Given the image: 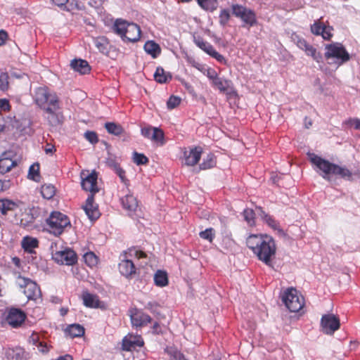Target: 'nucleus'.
<instances>
[{
  "instance_id": "nucleus-1",
  "label": "nucleus",
  "mask_w": 360,
  "mask_h": 360,
  "mask_svg": "<svg viewBox=\"0 0 360 360\" xmlns=\"http://www.w3.org/2000/svg\"><path fill=\"white\" fill-rule=\"evenodd\" d=\"M246 244L260 261L273 267L276 245L271 236L266 234H252L247 238Z\"/></svg>"
},
{
  "instance_id": "nucleus-2",
  "label": "nucleus",
  "mask_w": 360,
  "mask_h": 360,
  "mask_svg": "<svg viewBox=\"0 0 360 360\" xmlns=\"http://www.w3.org/2000/svg\"><path fill=\"white\" fill-rule=\"evenodd\" d=\"M324 56L329 64L339 67L350 60V55L345 47L339 42H333L325 46Z\"/></svg>"
},
{
  "instance_id": "nucleus-3",
  "label": "nucleus",
  "mask_w": 360,
  "mask_h": 360,
  "mask_svg": "<svg viewBox=\"0 0 360 360\" xmlns=\"http://www.w3.org/2000/svg\"><path fill=\"white\" fill-rule=\"evenodd\" d=\"M114 32L124 41L135 42L141 37V29L135 23H129L122 19H117L113 25Z\"/></svg>"
},
{
  "instance_id": "nucleus-4",
  "label": "nucleus",
  "mask_w": 360,
  "mask_h": 360,
  "mask_svg": "<svg viewBox=\"0 0 360 360\" xmlns=\"http://www.w3.org/2000/svg\"><path fill=\"white\" fill-rule=\"evenodd\" d=\"M307 156L313 169L324 179L330 181L334 174L335 164L313 153H308Z\"/></svg>"
},
{
  "instance_id": "nucleus-5",
  "label": "nucleus",
  "mask_w": 360,
  "mask_h": 360,
  "mask_svg": "<svg viewBox=\"0 0 360 360\" xmlns=\"http://www.w3.org/2000/svg\"><path fill=\"white\" fill-rule=\"evenodd\" d=\"M47 230L51 234L58 236L68 227L71 226L69 218L60 212H53L46 219Z\"/></svg>"
},
{
  "instance_id": "nucleus-6",
  "label": "nucleus",
  "mask_w": 360,
  "mask_h": 360,
  "mask_svg": "<svg viewBox=\"0 0 360 360\" xmlns=\"http://www.w3.org/2000/svg\"><path fill=\"white\" fill-rule=\"evenodd\" d=\"M282 301L291 312H297L304 304L303 296L295 288L286 289L282 295Z\"/></svg>"
},
{
  "instance_id": "nucleus-7",
  "label": "nucleus",
  "mask_w": 360,
  "mask_h": 360,
  "mask_svg": "<svg viewBox=\"0 0 360 360\" xmlns=\"http://www.w3.org/2000/svg\"><path fill=\"white\" fill-rule=\"evenodd\" d=\"M34 101L42 109L58 103L57 96L44 86H39L34 89Z\"/></svg>"
},
{
  "instance_id": "nucleus-8",
  "label": "nucleus",
  "mask_w": 360,
  "mask_h": 360,
  "mask_svg": "<svg viewBox=\"0 0 360 360\" xmlns=\"http://www.w3.org/2000/svg\"><path fill=\"white\" fill-rule=\"evenodd\" d=\"M17 285L24 288V294L28 299L36 300L40 297V290L37 283L30 279L19 275L16 278Z\"/></svg>"
},
{
  "instance_id": "nucleus-9",
  "label": "nucleus",
  "mask_w": 360,
  "mask_h": 360,
  "mask_svg": "<svg viewBox=\"0 0 360 360\" xmlns=\"http://www.w3.org/2000/svg\"><path fill=\"white\" fill-rule=\"evenodd\" d=\"M51 249L52 259L58 264L72 265L77 262L76 253L70 248L54 252L53 244H52Z\"/></svg>"
},
{
  "instance_id": "nucleus-10",
  "label": "nucleus",
  "mask_w": 360,
  "mask_h": 360,
  "mask_svg": "<svg viewBox=\"0 0 360 360\" xmlns=\"http://www.w3.org/2000/svg\"><path fill=\"white\" fill-rule=\"evenodd\" d=\"M232 12L236 17L240 18L248 26H253L257 22L255 13L245 6L233 4Z\"/></svg>"
},
{
  "instance_id": "nucleus-11",
  "label": "nucleus",
  "mask_w": 360,
  "mask_h": 360,
  "mask_svg": "<svg viewBox=\"0 0 360 360\" xmlns=\"http://www.w3.org/2000/svg\"><path fill=\"white\" fill-rule=\"evenodd\" d=\"M82 186L84 190L90 192L91 195H94L98 193L99 188L97 186V174L95 172L89 173V171H82L81 172Z\"/></svg>"
},
{
  "instance_id": "nucleus-12",
  "label": "nucleus",
  "mask_w": 360,
  "mask_h": 360,
  "mask_svg": "<svg viewBox=\"0 0 360 360\" xmlns=\"http://www.w3.org/2000/svg\"><path fill=\"white\" fill-rule=\"evenodd\" d=\"M340 319L333 314L323 315L321 320L322 331L328 335H332L340 328Z\"/></svg>"
},
{
  "instance_id": "nucleus-13",
  "label": "nucleus",
  "mask_w": 360,
  "mask_h": 360,
  "mask_svg": "<svg viewBox=\"0 0 360 360\" xmlns=\"http://www.w3.org/2000/svg\"><path fill=\"white\" fill-rule=\"evenodd\" d=\"M141 133L142 136L150 139L153 142L157 143L160 145H163L164 143V133L160 128L146 126L141 128Z\"/></svg>"
},
{
  "instance_id": "nucleus-14",
  "label": "nucleus",
  "mask_w": 360,
  "mask_h": 360,
  "mask_svg": "<svg viewBox=\"0 0 360 360\" xmlns=\"http://www.w3.org/2000/svg\"><path fill=\"white\" fill-rule=\"evenodd\" d=\"M83 304L85 307L94 309H102L106 308V305L103 302L100 301L98 297L95 295L90 293L88 291H84L81 295Z\"/></svg>"
},
{
  "instance_id": "nucleus-15",
  "label": "nucleus",
  "mask_w": 360,
  "mask_h": 360,
  "mask_svg": "<svg viewBox=\"0 0 360 360\" xmlns=\"http://www.w3.org/2000/svg\"><path fill=\"white\" fill-rule=\"evenodd\" d=\"M311 32L317 36H321L323 39L329 40L333 37V28L326 25L318 20L311 26Z\"/></svg>"
},
{
  "instance_id": "nucleus-16",
  "label": "nucleus",
  "mask_w": 360,
  "mask_h": 360,
  "mask_svg": "<svg viewBox=\"0 0 360 360\" xmlns=\"http://www.w3.org/2000/svg\"><path fill=\"white\" fill-rule=\"evenodd\" d=\"M202 153L200 147L191 148L184 151L183 163L187 166H193L200 160Z\"/></svg>"
},
{
  "instance_id": "nucleus-17",
  "label": "nucleus",
  "mask_w": 360,
  "mask_h": 360,
  "mask_svg": "<svg viewBox=\"0 0 360 360\" xmlns=\"http://www.w3.org/2000/svg\"><path fill=\"white\" fill-rule=\"evenodd\" d=\"M46 113V118L51 126L59 124L62 120V115L59 112L58 103L43 109Z\"/></svg>"
},
{
  "instance_id": "nucleus-18",
  "label": "nucleus",
  "mask_w": 360,
  "mask_h": 360,
  "mask_svg": "<svg viewBox=\"0 0 360 360\" xmlns=\"http://www.w3.org/2000/svg\"><path fill=\"white\" fill-rule=\"evenodd\" d=\"M296 44L301 50L304 51L305 53L311 56L316 62H319L322 59L320 53L317 52L316 49L309 44H308L304 39L296 37ZM295 40V39H294Z\"/></svg>"
},
{
  "instance_id": "nucleus-19",
  "label": "nucleus",
  "mask_w": 360,
  "mask_h": 360,
  "mask_svg": "<svg viewBox=\"0 0 360 360\" xmlns=\"http://www.w3.org/2000/svg\"><path fill=\"white\" fill-rule=\"evenodd\" d=\"M83 209L91 221H94L100 217V212L98 205L95 203L93 195H89Z\"/></svg>"
},
{
  "instance_id": "nucleus-20",
  "label": "nucleus",
  "mask_w": 360,
  "mask_h": 360,
  "mask_svg": "<svg viewBox=\"0 0 360 360\" xmlns=\"http://www.w3.org/2000/svg\"><path fill=\"white\" fill-rule=\"evenodd\" d=\"M129 313L131 321L134 326L141 327L150 321V318L148 315L136 309H131Z\"/></svg>"
},
{
  "instance_id": "nucleus-21",
  "label": "nucleus",
  "mask_w": 360,
  "mask_h": 360,
  "mask_svg": "<svg viewBox=\"0 0 360 360\" xmlns=\"http://www.w3.org/2000/svg\"><path fill=\"white\" fill-rule=\"evenodd\" d=\"M22 206H24V204L20 202L13 201L8 198H1L0 199V214L6 215L9 212L15 211L18 208L22 210Z\"/></svg>"
},
{
  "instance_id": "nucleus-22",
  "label": "nucleus",
  "mask_w": 360,
  "mask_h": 360,
  "mask_svg": "<svg viewBox=\"0 0 360 360\" xmlns=\"http://www.w3.org/2000/svg\"><path fill=\"white\" fill-rule=\"evenodd\" d=\"M212 84L221 92H223L229 96L236 95L230 80L219 77Z\"/></svg>"
},
{
  "instance_id": "nucleus-23",
  "label": "nucleus",
  "mask_w": 360,
  "mask_h": 360,
  "mask_svg": "<svg viewBox=\"0 0 360 360\" xmlns=\"http://www.w3.org/2000/svg\"><path fill=\"white\" fill-rule=\"evenodd\" d=\"M143 345V340L140 335H128L123 339V349L127 351L134 349Z\"/></svg>"
},
{
  "instance_id": "nucleus-24",
  "label": "nucleus",
  "mask_w": 360,
  "mask_h": 360,
  "mask_svg": "<svg viewBox=\"0 0 360 360\" xmlns=\"http://www.w3.org/2000/svg\"><path fill=\"white\" fill-rule=\"evenodd\" d=\"M122 207L129 215L134 214L138 209V201L130 193L126 194L121 199Z\"/></svg>"
},
{
  "instance_id": "nucleus-25",
  "label": "nucleus",
  "mask_w": 360,
  "mask_h": 360,
  "mask_svg": "<svg viewBox=\"0 0 360 360\" xmlns=\"http://www.w3.org/2000/svg\"><path fill=\"white\" fill-rule=\"evenodd\" d=\"M25 319V315L22 311L12 309L9 311L6 320L9 325L18 327L23 323Z\"/></svg>"
},
{
  "instance_id": "nucleus-26",
  "label": "nucleus",
  "mask_w": 360,
  "mask_h": 360,
  "mask_svg": "<svg viewBox=\"0 0 360 360\" xmlns=\"http://www.w3.org/2000/svg\"><path fill=\"white\" fill-rule=\"evenodd\" d=\"M333 175H339L344 179L352 181L353 179L354 176H360V172H352L347 167L345 166H339L335 165L334 174Z\"/></svg>"
},
{
  "instance_id": "nucleus-27",
  "label": "nucleus",
  "mask_w": 360,
  "mask_h": 360,
  "mask_svg": "<svg viewBox=\"0 0 360 360\" xmlns=\"http://www.w3.org/2000/svg\"><path fill=\"white\" fill-rule=\"evenodd\" d=\"M120 272L125 277H130L136 273V268L133 262L126 259L119 264Z\"/></svg>"
},
{
  "instance_id": "nucleus-28",
  "label": "nucleus",
  "mask_w": 360,
  "mask_h": 360,
  "mask_svg": "<svg viewBox=\"0 0 360 360\" xmlns=\"http://www.w3.org/2000/svg\"><path fill=\"white\" fill-rule=\"evenodd\" d=\"M36 217V212L30 208H25V212L20 216V224L24 227H30Z\"/></svg>"
},
{
  "instance_id": "nucleus-29",
  "label": "nucleus",
  "mask_w": 360,
  "mask_h": 360,
  "mask_svg": "<svg viewBox=\"0 0 360 360\" xmlns=\"http://www.w3.org/2000/svg\"><path fill=\"white\" fill-rule=\"evenodd\" d=\"M38 240L37 238L25 236L21 241V245L25 251L29 253H33L34 250L38 247Z\"/></svg>"
},
{
  "instance_id": "nucleus-30",
  "label": "nucleus",
  "mask_w": 360,
  "mask_h": 360,
  "mask_svg": "<svg viewBox=\"0 0 360 360\" xmlns=\"http://www.w3.org/2000/svg\"><path fill=\"white\" fill-rule=\"evenodd\" d=\"M70 65L75 71L80 74H86L90 71V66L84 60H73Z\"/></svg>"
},
{
  "instance_id": "nucleus-31",
  "label": "nucleus",
  "mask_w": 360,
  "mask_h": 360,
  "mask_svg": "<svg viewBox=\"0 0 360 360\" xmlns=\"http://www.w3.org/2000/svg\"><path fill=\"white\" fill-rule=\"evenodd\" d=\"M144 50L153 58H157L161 51L160 46L153 41H148L144 45Z\"/></svg>"
},
{
  "instance_id": "nucleus-32",
  "label": "nucleus",
  "mask_w": 360,
  "mask_h": 360,
  "mask_svg": "<svg viewBox=\"0 0 360 360\" xmlns=\"http://www.w3.org/2000/svg\"><path fill=\"white\" fill-rule=\"evenodd\" d=\"M154 78L156 82L162 84L169 81L172 79V75L169 72L165 71L162 68L158 67L154 73Z\"/></svg>"
},
{
  "instance_id": "nucleus-33",
  "label": "nucleus",
  "mask_w": 360,
  "mask_h": 360,
  "mask_svg": "<svg viewBox=\"0 0 360 360\" xmlns=\"http://www.w3.org/2000/svg\"><path fill=\"white\" fill-rule=\"evenodd\" d=\"M155 284L158 287H165L168 284V277L165 271L158 270L154 275Z\"/></svg>"
},
{
  "instance_id": "nucleus-34",
  "label": "nucleus",
  "mask_w": 360,
  "mask_h": 360,
  "mask_svg": "<svg viewBox=\"0 0 360 360\" xmlns=\"http://www.w3.org/2000/svg\"><path fill=\"white\" fill-rule=\"evenodd\" d=\"M65 332L72 338L81 337L84 333V328L79 324L69 326Z\"/></svg>"
},
{
  "instance_id": "nucleus-35",
  "label": "nucleus",
  "mask_w": 360,
  "mask_h": 360,
  "mask_svg": "<svg viewBox=\"0 0 360 360\" xmlns=\"http://www.w3.org/2000/svg\"><path fill=\"white\" fill-rule=\"evenodd\" d=\"M198 5L204 10L213 11L218 6L217 0H197Z\"/></svg>"
},
{
  "instance_id": "nucleus-36",
  "label": "nucleus",
  "mask_w": 360,
  "mask_h": 360,
  "mask_svg": "<svg viewBox=\"0 0 360 360\" xmlns=\"http://www.w3.org/2000/svg\"><path fill=\"white\" fill-rule=\"evenodd\" d=\"M41 193L44 198L51 199L56 193V188L52 184H44L41 188Z\"/></svg>"
},
{
  "instance_id": "nucleus-37",
  "label": "nucleus",
  "mask_w": 360,
  "mask_h": 360,
  "mask_svg": "<svg viewBox=\"0 0 360 360\" xmlns=\"http://www.w3.org/2000/svg\"><path fill=\"white\" fill-rule=\"evenodd\" d=\"M195 44L205 53L209 54L210 56L212 55V51H214V47L207 41L202 39H198L195 40Z\"/></svg>"
},
{
  "instance_id": "nucleus-38",
  "label": "nucleus",
  "mask_w": 360,
  "mask_h": 360,
  "mask_svg": "<svg viewBox=\"0 0 360 360\" xmlns=\"http://www.w3.org/2000/svg\"><path fill=\"white\" fill-rule=\"evenodd\" d=\"M84 262L90 267L96 266L98 264V259L92 252H86L84 256Z\"/></svg>"
},
{
  "instance_id": "nucleus-39",
  "label": "nucleus",
  "mask_w": 360,
  "mask_h": 360,
  "mask_svg": "<svg viewBox=\"0 0 360 360\" xmlns=\"http://www.w3.org/2000/svg\"><path fill=\"white\" fill-rule=\"evenodd\" d=\"M15 162L8 158H1L0 159V169L1 172H7L14 167Z\"/></svg>"
},
{
  "instance_id": "nucleus-40",
  "label": "nucleus",
  "mask_w": 360,
  "mask_h": 360,
  "mask_svg": "<svg viewBox=\"0 0 360 360\" xmlns=\"http://www.w3.org/2000/svg\"><path fill=\"white\" fill-rule=\"evenodd\" d=\"M105 129L108 132L114 135H120L122 133V127L114 122H107L105 124Z\"/></svg>"
},
{
  "instance_id": "nucleus-41",
  "label": "nucleus",
  "mask_w": 360,
  "mask_h": 360,
  "mask_svg": "<svg viewBox=\"0 0 360 360\" xmlns=\"http://www.w3.org/2000/svg\"><path fill=\"white\" fill-rule=\"evenodd\" d=\"M94 41L99 51L101 53H105L107 51L108 42L106 38L98 37L94 39Z\"/></svg>"
},
{
  "instance_id": "nucleus-42",
  "label": "nucleus",
  "mask_w": 360,
  "mask_h": 360,
  "mask_svg": "<svg viewBox=\"0 0 360 360\" xmlns=\"http://www.w3.org/2000/svg\"><path fill=\"white\" fill-rule=\"evenodd\" d=\"M215 163L214 155L209 154L203 159V162L200 164V167L201 169H207L213 167Z\"/></svg>"
},
{
  "instance_id": "nucleus-43",
  "label": "nucleus",
  "mask_w": 360,
  "mask_h": 360,
  "mask_svg": "<svg viewBox=\"0 0 360 360\" xmlns=\"http://www.w3.org/2000/svg\"><path fill=\"white\" fill-rule=\"evenodd\" d=\"M167 352L169 355V360H187L176 348H167Z\"/></svg>"
},
{
  "instance_id": "nucleus-44",
  "label": "nucleus",
  "mask_w": 360,
  "mask_h": 360,
  "mask_svg": "<svg viewBox=\"0 0 360 360\" xmlns=\"http://www.w3.org/2000/svg\"><path fill=\"white\" fill-rule=\"evenodd\" d=\"M167 352L169 355V360H187L176 348H167Z\"/></svg>"
},
{
  "instance_id": "nucleus-45",
  "label": "nucleus",
  "mask_w": 360,
  "mask_h": 360,
  "mask_svg": "<svg viewBox=\"0 0 360 360\" xmlns=\"http://www.w3.org/2000/svg\"><path fill=\"white\" fill-rule=\"evenodd\" d=\"M257 212V214L261 216V217L267 223L269 226L274 229L277 228L276 222L270 216L264 213V212L261 208H258Z\"/></svg>"
},
{
  "instance_id": "nucleus-46",
  "label": "nucleus",
  "mask_w": 360,
  "mask_h": 360,
  "mask_svg": "<svg viewBox=\"0 0 360 360\" xmlns=\"http://www.w3.org/2000/svg\"><path fill=\"white\" fill-rule=\"evenodd\" d=\"M39 165L38 164H34L30 166L28 173V177L35 181L39 180Z\"/></svg>"
},
{
  "instance_id": "nucleus-47",
  "label": "nucleus",
  "mask_w": 360,
  "mask_h": 360,
  "mask_svg": "<svg viewBox=\"0 0 360 360\" xmlns=\"http://www.w3.org/2000/svg\"><path fill=\"white\" fill-rule=\"evenodd\" d=\"M113 167L115 169V171L116 174L119 176L120 178L121 181L128 187V182L129 181L125 177V172L117 164H113Z\"/></svg>"
},
{
  "instance_id": "nucleus-48",
  "label": "nucleus",
  "mask_w": 360,
  "mask_h": 360,
  "mask_svg": "<svg viewBox=\"0 0 360 360\" xmlns=\"http://www.w3.org/2000/svg\"><path fill=\"white\" fill-rule=\"evenodd\" d=\"M243 215L245 221L248 222V224L250 226H252L255 224L254 221V216L255 213L254 211L251 209H247L244 210Z\"/></svg>"
},
{
  "instance_id": "nucleus-49",
  "label": "nucleus",
  "mask_w": 360,
  "mask_h": 360,
  "mask_svg": "<svg viewBox=\"0 0 360 360\" xmlns=\"http://www.w3.org/2000/svg\"><path fill=\"white\" fill-rule=\"evenodd\" d=\"M181 103V98L178 96H171L167 102V106L172 110L176 108Z\"/></svg>"
},
{
  "instance_id": "nucleus-50",
  "label": "nucleus",
  "mask_w": 360,
  "mask_h": 360,
  "mask_svg": "<svg viewBox=\"0 0 360 360\" xmlns=\"http://www.w3.org/2000/svg\"><path fill=\"white\" fill-rule=\"evenodd\" d=\"M8 87V75L6 72L0 74V89L5 91Z\"/></svg>"
},
{
  "instance_id": "nucleus-51",
  "label": "nucleus",
  "mask_w": 360,
  "mask_h": 360,
  "mask_svg": "<svg viewBox=\"0 0 360 360\" xmlns=\"http://www.w3.org/2000/svg\"><path fill=\"white\" fill-rule=\"evenodd\" d=\"M219 23L221 25H225L230 18V13L226 9H222L219 13Z\"/></svg>"
},
{
  "instance_id": "nucleus-52",
  "label": "nucleus",
  "mask_w": 360,
  "mask_h": 360,
  "mask_svg": "<svg viewBox=\"0 0 360 360\" xmlns=\"http://www.w3.org/2000/svg\"><path fill=\"white\" fill-rule=\"evenodd\" d=\"M134 162L138 165H144L148 162V158L143 154L134 153L133 155Z\"/></svg>"
},
{
  "instance_id": "nucleus-53",
  "label": "nucleus",
  "mask_w": 360,
  "mask_h": 360,
  "mask_svg": "<svg viewBox=\"0 0 360 360\" xmlns=\"http://www.w3.org/2000/svg\"><path fill=\"white\" fill-rule=\"evenodd\" d=\"M200 236L205 240L212 242L214 238L213 229L210 228L201 231L200 233Z\"/></svg>"
},
{
  "instance_id": "nucleus-54",
  "label": "nucleus",
  "mask_w": 360,
  "mask_h": 360,
  "mask_svg": "<svg viewBox=\"0 0 360 360\" xmlns=\"http://www.w3.org/2000/svg\"><path fill=\"white\" fill-rule=\"evenodd\" d=\"M84 137L91 143H96L98 142V137L95 132L94 131H86L84 134Z\"/></svg>"
},
{
  "instance_id": "nucleus-55",
  "label": "nucleus",
  "mask_w": 360,
  "mask_h": 360,
  "mask_svg": "<svg viewBox=\"0 0 360 360\" xmlns=\"http://www.w3.org/2000/svg\"><path fill=\"white\" fill-rule=\"evenodd\" d=\"M10 109V104L7 99L6 98H1L0 99V114L2 112L9 110Z\"/></svg>"
},
{
  "instance_id": "nucleus-56",
  "label": "nucleus",
  "mask_w": 360,
  "mask_h": 360,
  "mask_svg": "<svg viewBox=\"0 0 360 360\" xmlns=\"http://www.w3.org/2000/svg\"><path fill=\"white\" fill-rule=\"evenodd\" d=\"M29 342L34 346L39 345V343L41 342V341H39V335L37 333H33L29 338Z\"/></svg>"
},
{
  "instance_id": "nucleus-57",
  "label": "nucleus",
  "mask_w": 360,
  "mask_h": 360,
  "mask_svg": "<svg viewBox=\"0 0 360 360\" xmlns=\"http://www.w3.org/2000/svg\"><path fill=\"white\" fill-rule=\"evenodd\" d=\"M206 75L212 81V84L219 77L217 73L212 69H208Z\"/></svg>"
},
{
  "instance_id": "nucleus-58",
  "label": "nucleus",
  "mask_w": 360,
  "mask_h": 360,
  "mask_svg": "<svg viewBox=\"0 0 360 360\" xmlns=\"http://www.w3.org/2000/svg\"><path fill=\"white\" fill-rule=\"evenodd\" d=\"M36 347L38 349V350L42 354H46L49 351V347L44 342H41Z\"/></svg>"
},
{
  "instance_id": "nucleus-59",
  "label": "nucleus",
  "mask_w": 360,
  "mask_h": 360,
  "mask_svg": "<svg viewBox=\"0 0 360 360\" xmlns=\"http://www.w3.org/2000/svg\"><path fill=\"white\" fill-rule=\"evenodd\" d=\"M129 255L130 256H134V257H136L139 259L140 258H143V257H146V254L142 252V251H139V250H129Z\"/></svg>"
},
{
  "instance_id": "nucleus-60",
  "label": "nucleus",
  "mask_w": 360,
  "mask_h": 360,
  "mask_svg": "<svg viewBox=\"0 0 360 360\" xmlns=\"http://www.w3.org/2000/svg\"><path fill=\"white\" fill-rule=\"evenodd\" d=\"M211 56L221 63H226L224 57L220 53H219L216 50H214V51H212V55Z\"/></svg>"
},
{
  "instance_id": "nucleus-61",
  "label": "nucleus",
  "mask_w": 360,
  "mask_h": 360,
  "mask_svg": "<svg viewBox=\"0 0 360 360\" xmlns=\"http://www.w3.org/2000/svg\"><path fill=\"white\" fill-rule=\"evenodd\" d=\"M12 262L13 264L18 269H22V262H21V260L17 257H12Z\"/></svg>"
},
{
  "instance_id": "nucleus-62",
  "label": "nucleus",
  "mask_w": 360,
  "mask_h": 360,
  "mask_svg": "<svg viewBox=\"0 0 360 360\" xmlns=\"http://www.w3.org/2000/svg\"><path fill=\"white\" fill-rule=\"evenodd\" d=\"M7 39V34L6 32L1 30L0 31V46L5 44Z\"/></svg>"
},
{
  "instance_id": "nucleus-63",
  "label": "nucleus",
  "mask_w": 360,
  "mask_h": 360,
  "mask_svg": "<svg viewBox=\"0 0 360 360\" xmlns=\"http://www.w3.org/2000/svg\"><path fill=\"white\" fill-rule=\"evenodd\" d=\"M349 123L352 124L356 129L360 130V119L350 120Z\"/></svg>"
},
{
  "instance_id": "nucleus-64",
  "label": "nucleus",
  "mask_w": 360,
  "mask_h": 360,
  "mask_svg": "<svg viewBox=\"0 0 360 360\" xmlns=\"http://www.w3.org/2000/svg\"><path fill=\"white\" fill-rule=\"evenodd\" d=\"M54 150V146L50 144H48L45 148V152L46 154H52Z\"/></svg>"
}]
</instances>
